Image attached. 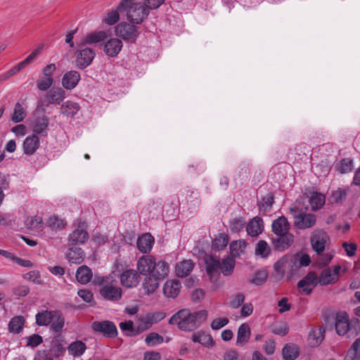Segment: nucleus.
<instances>
[{"instance_id":"f257e3e1","label":"nucleus","mask_w":360,"mask_h":360,"mask_svg":"<svg viewBox=\"0 0 360 360\" xmlns=\"http://www.w3.org/2000/svg\"><path fill=\"white\" fill-rule=\"evenodd\" d=\"M207 317L206 310L191 312L188 309H183L172 315L168 323L170 325H176L181 330L193 331L202 325Z\"/></svg>"},{"instance_id":"f03ea898","label":"nucleus","mask_w":360,"mask_h":360,"mask_svg":"<svg viewBox=\"0 0 360 360\" xmlns=\"http://www.w3.org/2000/svg\"><path fill=\"white\" fill-rule=\"evenodd\" d=\"M137 269L141 275L149 274L164 280L169 274V265L162 259H157L151 255H143L137 262Z\"/></svg>"},{"instance_id":"7ed1b4c3","label":"nucleus","mask_w":360,"mask_h":360,"mask_svg":"<svg viewBox=\"0 0 360 360\" xmlns=\"http://www.w3.org/2000/svg\"><path fill=\"white\" fill-rule=\"evenodd\" d=\"M335 328L338 335L348 338H354L360 333V320L354 318L349 319L347 312H338L335 316Z\"/></svg>"},{"instance_id":"20e7f679","label":"nucleus","mask_w":360,"mask_h":360,"mask_svg":"<svg viewBox=\"0 0 360 360\" xmlns=\"http://www.w3.org/2000/svg\"><path fill=\"white\" fill-rule=\"evenodd\" d=\"M99 285L98 292L101 297L111 302H118L122 297V289L112 277H99L96 281Z\"/></svg>"},{"instance_id":"39448f33","label":"nucleus","mask_w":360,"mask_h":360,"mask_svg":"<svg viewBox=\"0 0 360 360\" xmlns=\"http://www.w3.org/2000/svg\"><path fill=\"white\" fill-rule=\"evenodd\" d=\"M135 0H122L119 4V10L124 11L127 19L133 24H141L148 15L149 11L141 3Z\"/></svg>"},{"instance_id":"423d86ee","label":"nucleus","mask_w":360,"mask_h":360,"mask_svg":"<svg viewBox=\"0 0 360 360\" xmlns=\"http://www.w3.org/2000/svg\"><path fill=\"white\" fill-rule=\"evenodd\" d=\"M307 212L308 207L300 204L290 208L293 224L296 228L304 230L311 228L316 224V215Z\"/></svg>"},{"instance_id":"0eeeda50","label":"nucleus","mask_w":360,"mask_h":360,"mask_svg":"<svg viewBox=\"0 0 360 360\" xmlns=\"http://www.w3.org/2000/svg\"><path fill=\"white\" fill-rule=\"evenodd\" d=\"M310 243L316 255H321L325 251L326 247L330 243V237L326 231L322 229H316L311 234Z\"/></svg>"},{"instance_id":"6e6552de","label":"nucleus","mask_w":360,"mask_h":360,"mask_svg":"<svg viewBox=\"0 0 360 360\" xmlns=\"http://www.w3.org/2000/svg\"><path fill=\"white\" fill-rule=\"evenodd\" d=\"M91 327L94 333L101 334L106 338H115L118 335L116 325L109 320L94 321Z\"/></svg>"},{"instance_id":"1a4fd4ad","label":"nucleus","mask_w":360,"mask_h":360,"mask_svg":"<svg viewBox=\"0 0 360 360\" xmlns=\"http://www.w3.org/2000/svg\"><path fill=\"white\" fill-rule=\"evenodd\" d=\"M115 34L127 42L134 43L139 36L136 27L126 22H120L115 27Z\"/></svg>"},{"instance_id":"9d476101","label":"nucleus","mask_w":360,"mask_h":360,"mask_svg":"<svg viewBox=\"0 0 360 360\" xmlns=\"http://www.w3.org/2000/svg\"><path fill=\"white\" fill-rule=\"evenodd\" d=\"M318 284L319 282L316 274L310 271L297 283V288L302 289L304 294L309 295Z\"/></svg>"},{"instance_id":"9b49d317","label":"nucleus","mask_w":360,"mask_h":360,"mask_svg":"<svg viewBox=\"0 0 360 360\" xmlns=\"http://www.w3.org/2000/svg\"><path fill=\"white\" fill-rule=\"evenodd\" d=\"M205 264L207 274L209 276L210 279L213 281L214 278L217 280L219 276V270L221 267V261L219 257L213 255H208L205 257Z\"/></svg>"},{"instance_id":"f8f14e48","label":"nucleus","mask_w":360,"mask_h":360,"mask_svg":"<svg viewBox=\"0 0 360 360\" xmlns=\"http://www.w3.org/2000/svg\"><path fill=\"white\" fill-rule=\"evenodd\" d=\"M140 274L134 269H126L120 275V283L126 288L136 287L140 282Z\"/></svg>"},{"instance_id":"ddd939ff","label":"nucleus","mask_w":360,"mask_h":360,"mask_svg":"<svg viewBox=\"0 0 360 360\" xmlns=\"http://www.w3.org/2000/svg\"><path fill=\"white\" fill-rule=\"evenodd\" d=\"M96 53L94 49L85 48L81 49L76 57V65L81 70L88 67L95 58Z\"/></svg>"},{"instance_id":"4468645a","label":"nucleus","mask_w":360,"mask_h":360,"mask_svg":"<svg viewBox=\"0 0 360 360\" xmlns=\"http://www.w3.org/2000/svg\"><path fill=\"white\" fill-rule=\"evenodd\" d=\"M276 236V238H271V242L274 248L277 251L287 250L294 241V236L290 232Z\"/></svg>"},{"instance_id":"2eb2a0df","label":"nucleus","mask_w":360,"mask_h":360,"mask_svg":"<svg viewBox=\"0 0 360 360\" xmlns=\"http://www.w3.org/2000/svg\"><path fill=\"white\" fill-rule=\"evenodd\" d=\"M250 161L244 160L239 163L234 175V180L236 184H243L247 181L250 174Z\"/></svg>"},{"instance_id":"dca6fc26","label":"nucleus","mask_w":360,"mask_h":360,"mask_svg":"<svg viewBox=\"0 0 360 360\" xmlns=\"http://www.w3.org/2000/svg\"><path fill=\"white\" fill-rule=\"evenodd\" d=\"M123 43L118 38H111L104 44L103 51L108 57H116L122 50Z\"/></svg>"},{"instance_id":"f3484780","label":"nucleus","mask_w":360,"mask_h":360,"mask_svg":"<svg viewBox=\"0 0 360 360\" xmlns=\"http://www.w3.org/2000/svg\"><path fill=\"white\" fill-rule=\"evenodd\" d=\"M154 242V238L150 233H143L137 239V248L142 253H148L153 248Z\"/></svg>"},{"instance_id":"a211bd4d","label":"nucleus","mask_w":360,"mask_h":360,"mask_svg":"<svg viewBox=\"0 0 360 360\" xmlns=\"http://www.w3.org/2000/svg\"><path fill=\"white\" fill-rule=\"evenodd\" d=\"M81 79L80 74L76 70H70L64 74L62 85L68 90L73 89Z\"/></svg>"},{"instance_id":"6ab92c4d","label":"nucleus","mask_w":360,"mask_h":360,"mask_svg":"<svg viewBox=\"0 0 360 360\" xmlns=\"http://www.w3.org/2000/svg\"><path fill=\"white\" fill-rule=\"evenodd\" d=\"M40 145L39 136L36 134L28 136L23 141L22 148L25 154L33 155Z\"/></svg>"},{"instance_id":"aec40b11","label":"nucleus","mask_w":360,"mask_h":360,"mask_svg":"<svg viewBox=\"0 0 360 360\" xmlns=\"http://www.w3.org/2000/svg\"><path fill=\"white\" fill-rule=\"evenodd\" d=\"M181 288L180 281L177 279L168 280L163 285V292L167 297H176Z\"/></svg>"},{"instance_id":"412c9836","label":"nucleus","mask_w":360,"mask_h":360,"mask_svg":"<svg viewBox=\"0 0 360 360\" xmlns=\"http://www.w3.org/2000/svg\"><path fill=\"white\" fill-rule=\"evenodd\" d=\"M89 238V233L86 231L81 229H76L68 236L70 245L77 246L86 243Z\"/></svg>"},{"instance_id":"4be33fe9","label":"nucleus","mask_w":360,"mask_h":360,"mask_svg":"<svg viewBox=\"0 0 360 360\" xmlns=\"http://www.w3.org/2000/svg\"><path fill=\"white\" fill-rule=\"evenodd\" d=\"M49 120L46 117H37L33 122V134L47 136L49 131Z\"/></svg>"},{"instance_id":"5701e85b","label":"nucleus","mask_w":360,"mask_h":360,"mask_svg":"<svg viewBox=\"0 0 360 360\" xmlns=\"http://www.w3.org/2000/svg\"><path fill=\"white\" fill-rule=\"evenodd\" d=\"M191 340L193 342L199 343L207 348L212 347L214 345L212 335L203 330L194 333L191 336Z\"/></svg>"},{"instance_id":"b1692460","label":"nucleus","mask_w":360,"mask_h":360,"mask_svg":"<svg viewBox=\"0 0 360 360\" xmlns=\"http://www.w3.org/2000/svg\"><path fill=\"white\" fill-rule=\"evenodd\" d=\"M194 268V263L191 259H184L178 262L175 266L177 277L184 278L188 276Z\"/></svg>"},{"instance_id":"393cba45","label":"nucleus","mask_w":360,"mask_h":360,"mask_svg":"<svg viewBox=\"0 0 360 360\" xmlns=\"http://www.w3.org/2000/svg\"><path fill=\"white\" fill-rule=\"evenodd\" d=\"M53 321L50 324L51 330L60 334L65 323V317L63 312L60 310H53Z\"/></svg>"},{"instance_id":"a878e982","label":"nucleus","mask_w":360,"mask_h":360,"mask_svg":"<svg viewBox=\"0 0 360 360\" xmlns=\"http://www.w3.org/2000/svg\"><path fill=\"white\" fill-rule=\"evenodd\" d=\"M248 234L251 237L258 236L263 231V220L259 217L251 219L246 226Z\"/></svg>"},{"instance_id":"bb28decb","label":"nucleus","mask_w":360,"mask_h":360,"mask_svg":"<svg viewBox=\"0 0 360 360\" xmlns=\"http://www.w3.org/2000/svg\"><path fill=\"white\" fill-rule=\"evenodd\" d=\"M84 252L81 248L72 246L66 252V258L69 262L76 264H81L84 260Z\"/></svg>"},{"instance_id":"cd10ccee","label":"nucleus","mask_w":360,"mask_h":360,"mask_svg":"<svg viewBox=\"0 0 360 360\" xmlns=\"http://www.w3.org/2000/svg\"><path fill=\"white\" fill-rule=\"evenodd\" d=\"M146 278L143 282V287L147 295H150L155 292L162 280L149 274L145 275Z\"/></svg>"},{"instance_id":"c85d7f7f","label":"nucleus","mask_w":360,"mask_h":360,"mask_svg":"<svg viewBox=\"0 0 360 360\" xmlns=\"http://www.w3.org/2000/svg\"><path fill=\"white\" fill-rule=\"evenodd\" d=\"M48 104H60L65 98V91L60 87L49 90L45 96Z\"/></svg>"},{"instance_id":"c756f323","label":"nucleus","mask_w":360,"mask_h":360,"mask_svg":"<svg viewBox=\"0 0 360 360\" xmlns=\"http://www.w3.org/2000/svg\"><path fill=\"white\" fill-rule=\"evenodd\" d=\"M53 310H44L38 311L35 315L36 324L39 326H48L53 321Z\"/></svg>"},{"instance_id":"7c9ffc66","label":"nucleus","mask_w":360,"mask_h":360,"mask_svg":"<svg viewBox=\"0 0 360 360\" xmlns=\"http://www.w3.org/2000/svg\"><path fill=\"white\" fill-rule=\"evenodd\" d=\"M271 229L275 235L288 233L289 232V223L285 217H280L273 221Z\"/></svg>"},{"instance_id":"2f4dec72","label":"nucleus","mask_w":360,"mask_h":360,"mask_svg":"<svg viewBox=\"0 0 360 360\" xmlns=\"http://www.w3.org/2000/svg\"><path fill=\"white\" fill-rule=\"evenodd\" d=\"M250 328L248 323L241 324L237 332L236 345L240 346L245 345L250 338Z\"/></svg>"},{"instance_id":"473e14b6","label":"nucleus","mask_w":360,"mask_h":360,"mask_svg":"<svg viewBox=\"0 0 360 360\" xmlns=\"http://www.w3.org/2000/svg\"><path fill=\"white\" fill-rule=\"evenodd\" d=\"M92 276L91 269L86 265L79 266L76 271V278L81 284H87L91 280Z\"/></svg>"},{"instance_id":"72a5a7b5","label":"nucleus","mask_w":360,"mask_h":360,"mask_svg":"<svg viewBox=\"0 0 360 360\" xmlns=\"http://www.w3.org/2000/svg\"><path fill=\"white\" fill-rule=\"evenodd\" d=\"M300 354V348L295 344H286L282 349L284 360H295Z\"/></svg>"},{"instance_id":"f704fd0d","label":"nucleus","mask_w":360,"mask_h":360,"mask_svg":"<svg viewBox=\"0 0 360 360\" xmlns=\"http://www.w3.org/2000/svg\"><path fill=\"white\" fill-rule=\"evenodd\" d=\"M61 113L66 117H72L80 110V105L78 103L67 101L61 105Z\"/></svg>"},{"instance_id":"c9c22d12","label":"nucleus","mask_w":360,"mask_h":360,"mask_svg":"<svg viewBox=\"0 0 360 360\" xmlns=\"http://www.w3.org/2000/svg\"><path fill=\"white\" fill-rule=\"evenodd\" d=\"M247 247V242L245 240L240 239L233 240L230 243L229 249L232 257H238L243 254Z\"/></svg>"},{"instance_id":"e433bc0d","label":"nucleus","mask_w":360,"mask_h":360,"mask_svg":"<svg viewBox=\"0 0 360 360\" xmlns=\"http://www.w3.org/2000/svg\"><path fill=\"white\" fill-rule=\"evenodd\" d=\"M108 37L107 32L105 31H98L91 32L84 37L83 39V44H94L101 41H103Z\"/></svg>"},{"instance_id":"4c0bfd02","label":"nucleus","mask_w":360,"mask_h":360,"mask_svg":"<svg viewBox=\"0 0 360 360\" xmlns=\"http://www.w3.org/2000/svg\"><path fill=\"white\" fill-rule=\"evenodd\" d=\"M321 285H327L334 283L338 281V277L334 276L330 267L323 269L318 277Z\"/></svg>"},{"instance_id":"58836bf2","label":"nucleus","mask_w":360,"mask_h":360,"mask_svg":"<svg viewBox=\"0 0 360 360\" xmlns=\"http://www.w3.org/2000/svg\"><path fill=\"white\" fill-rule=\"evenodd\" d=\"M360 338H356L348 349L344 360H360Z\"/></svg>"},{"instance_id":"ea45409f","label":"nucleus","mask_w":360,"mask_h":360,"mask_svg":"<svg viewBox=\"0 0 360 360\" xmlns=\"http://www.w3.org/2000/svg\"><path fill=\"white\" fill-rule=\"evenodd\" d=\"M236 261L232 257H227L222 259L221 262V273L225 276H231L234 270Z\"/></svg>"},{"instance_id":"a19ab883","label":"nucleus","mask_w":360,"mask_h":360,"mask_svg":"<svg viewBox=\"0 0 360 360\" xmlns=\"http://www.w3.org/2000/svg\"><path fill=\"white\" fill-rule=\"evenodd\" d=\"M68 349L71 355L79 357L84 353L86 349V346L84 342L76 340L71 342Z\"/></svg>"},{"instance_id":"79ce46f5","label":"nucleus","mask_w":360,"mask_h":360,"mask_svg":"<svg viewBox=\"0 0 360 360\" xmlns=\"http://www.w3.org/2000/svg\"><path fill=\"white\" fill-rule=\"evenodd\" d=\"M124 13V11L119 10V5L115 9L109 11L106 16L103 19V23L108 25H113L120 20V14Z\"/></svg>"},{"instance_id":"37998d69","label":"nucleus","mask_w":360,"mask_h":360,"mask_svg":"<svg viewBox=\"0 0 360 360\" xmlns=\"http://www.w3.org/2000/svg\"><path fill=\"white\" fill-rule=\"evenodd\" d=\"M25 319L22 316H17L11 319L8 323V330L11 333H19L22 331Z\"/></svg>"},{"instance_id":"c03bdc74","label":"nucleus","mask_w":360,"mask_h":360,"mask_svg":"<svg viewBox=\"0 0 360 360\" xmlns=\"http://www.w3.org/2000/svg\"><path fill=\"white\" fill-rule=\"evenodd\" d=\"M152 326H153V324L151 323L150 321L146 315L145 316L139 319V324H138L136 332L134 333H126V335L129 336V337L136 336V335H139V333H141V332H143V331L149 329Z\"/></svg>"},{"instance_id":"a18cd8bd","label":"nucleus","mask_w":360,"mask_h":360,"mask_svg":"<svg viewBox=\"0 0 360 360\" xmlns=\"http://www.w3.org/2000/svg\"><path fill=\"white\" fill-rule=\"evenodd\" d=\"M255 255H259L262 258L267 257L271 253V248L266 241L260 240L255 246Z\"/></svg>"},{"instance_id":"49530a36","label":"nucleus","mask_w":360,"mask_h":360,"mask_svg":"<svg viewBox=\"0 0 360 360\" xmlns=\"http://www.w3.org/2000/svg\"><path fill=\"white\" fill-rule=\"evenodd\" d=\"M27 116V113L22 104L16 103L14 107V112L11 117L13 122L18 123L22 122Z\"/></svg>"},{"instance_id":"de8ad7c7","label":"nucleus","mask_w":360,"mask_h":360,"mask_svg":"<svg viewBox=\"0 0 360 360\" xmlns=\"http://www.w3.org/2000/svg\"><path fill=\"white\" fill-rule=\"evenodd\" d=\"M186 200L194 207H199L200 204V193L197 189L188 188Z\"/></svg>"},{"instance_id":"09e8293b","label":"nucleus","mask_w":360,"mask_h":360,"mask_svg":"<svg viewBox=\"0 0 360 360\" xmlns=\"http://www.w3.org/2000/svg\"><path fill=\"white\" fill-rule=\"evenodd\" d=\"M164 342V338L160 334L152 332L145 338V342L148 347L159 345Z\"/></svg>"},{"instance_id":"8fccbe9b","label":"nucleus","mask_w":360,"mask_h":360,"mask_svg":"<svg viewBox=\"0 0 360 360\" xmlns=\"http://www.w3.org/2000/svg\"><path fill=\"white\" fill-rule=\"evenodd\" d=\"M245 221L243 217H236L230 219L229 227L232 233H239L243 229Z\"/></svg>"},{"instance_id":"3c124183","label":"nucleus","mask_w":360,"mask_h":360,"mask_svg":"<svg viewBox=\"0 0 360 360\" xmlns=\"http://www.w3.org/2000/svg\"><path fill=\"white\" fill-rule=\"evenodd\" d=\"M228 243V236L224 233H221L213 240L212 249L217 250H223L226 247Z\"/></svg>"},{"instance_id":"603ef678","label":"nucleus","mask_w":360,"mask_h":360,"mask_svg":"<svg viewBox=\"0 0 360 360\" xmlns=\"http://www.w3.org/2000/svg\"><path fill=\"white\" fill-rule=\"evenodd\" d=\"M290 266H291V262H289L287 259L283 257L274 264V269L276 273L283 276L286 269Z\"/></svg>"},{"instance_id":"864d4df0","label":"nucleus","mask_w":360,"mask_h":360,"mask_svg":"<svg viewBox=\"0 0 360 360\" xmlns=\"http://www.w3.org/2000/svg\"><path fill=\"white\" fill-rule=\"evenodd\" d=\"M22 278L23 279L32 282L37 285H41L43 283L40 272L38 270H32L26 274H24L22 275Z\"/></svg>"},{"instance_id":"5fc2aeb1","label":"nucleus","mask_w":360,"mask_h":360,"mask_svg":"<svg viewBox=\"0 0 360 360\" xmlns=\"http://www.w3.org/2000/svg\"><path fill=\"white\" fill-rule=\"evenodd\" d=\"M268 274L266 271H257L250 279L249 282L255 285H260L267 280Z\"/></svg>"},{"instance_id":"6e6d98bb","label":"nucleus","mask_w":360,"mask_h":360,"mask_svg":"<svg viewBox=\"0 0 360 360\" xmlns=\"http://www.w3.org/2000/svg\"><path fill=\"white\" fill-rule=\"evenodd\" d=\"M64 350L63 345L61 341L55 338L51 342L50 351L53 353L55 357L60 356Z\"/></svg>"},{"instance_id":"4d7b16f0","label":"nucleus","mask_w":360,"mask_h":360,"mask_svg":"<svg viewBox=\"0 0 360 360\" xmlns=\"http://www.w3.org/2000/svg\"><path fill=\"white\" fill-rule=\"evenodd\" d=\"M353 161L349 158L342 159L338 165V170L341 174L347 173L352 171Z\"/></svg>"},{"instance_id":"13d9d810","label":"nucleus","mask_w":360,"mask_h":360,"mask_svg":"<svg viewBox=\"0 0 360 360\" xmlns=\"http://www.w3.org/2000/svg\"><path fill=\"white\" fill-rule=\"evenodd\" d=\"M26 226L31 229H39L43 224L42 218L38 216L31 217L25 221Z\"/></svg>"},{"instance_id":"bf43d9fd","label":"nucleus","mask_w":360,"mask_h":360,"mask_svg":"<svg viewBox=\"0 0 360 360\" xmlns=\"http://www.w3.org/2000/svg\"><path fill=\"white\" fill-rule=\"evenodd\" d=\"M54 79L53 77H43L38 80L37 87L39 90L45 91H47L53 84Z\"/></svg>"},{"instance_id":"052dcab7","label":"nucleus","mask_w":360,"mask_h":360,"mask_svg":"<svg viewBox=\"0 0 360 360\" xmlns=\"http://www.w3.org/2000/svg\"><path fill=\"white\" fill-rule=\"evenodd\" d=\"M46 225L51 229H63L65 226L63 221L56 216L50 217L46 222Z\"/></svg>"},{"instance_id":"680f3d73","label":"nucleus","mask_w":360,"mask_h":360,"mask_svg":"<svg viewBox=\"0 0 360 360\" xmlns=\"http://www.w3.org/2000/svg\"><path fill=\"white\" fill-rule=\"evenodd\" d=\"M30 287L27 285H19L13 288V294L18 297H25L30 293Z\"/></svg>"},{"instance_id":"e2e57ef3","label":"nucleus","mask_w":360,"mask_h":360,"mask_svg":"<svg viewBox=\"0 0 360 360\" xmlns=\"http://www.w3.org/2000/svg\"><path fill=\"white\" fill-rule=\"evenodd\" d=\"M42 46H39L35 49L25 60L20 62V65L25 68L27 67L40 53Z\"/></svg>"},{"instance_id":"0e129e2a","label":"nucleus","mask_w":360,"mask_h":360,"mask_svg":"<svg viewBox=\"0 0 360 360\" xmlns=\"http://www.w3.org/2000/svg\"><path fill=\"white\" fill-rule=\"evenodd\" d=\"M229 321L227 318L215 319L212 321L210 326L212 330H217L226 326Z\"/></svg>"},{"instance_id":"69168bd1","label":"nucleus","mask_w":360,"mask_h":360,"mask_svg":"<svg viewBox=\"0 0 360 360\" xmlns=\"http://www.w3.org/2000/svg\"><path fill=\"white\" fill-rule=\"evenodd\" d=\"M146 316L150 321L151 323L153 325L164 319L166 316V314L164 312L158 311L154 313H148L146 314Z\"/></svg>"},{"instance_id":"338daca9","label":"nucleus","mask_w":360,"mask_h":360,"mask_svg":"<svg viewBox=\"0 0 360 360\" xmlns=\"http://www.w3.org/2000/svg\"><path fill=\"white\" fill-rule=\"evenodd\" d=\"M245 300V295L243 293H237L231 301L230 306L233 309L240 307Z\"/></svg>"},{"instance_id":"774afa93","label":"nucleus","mask_w":360,"mask_h":360,"mask_svg":"<svg viewBox=\"0 0 360 360\" xmlns=\"http://www.w3.org/2000/svg\"><path fill=\"white\" fill-rule=\"evenodd\" d=\"M43 342V338L38 334H33L27 338V345L31 347H36Z\"/></svg>"}]
</instances>
